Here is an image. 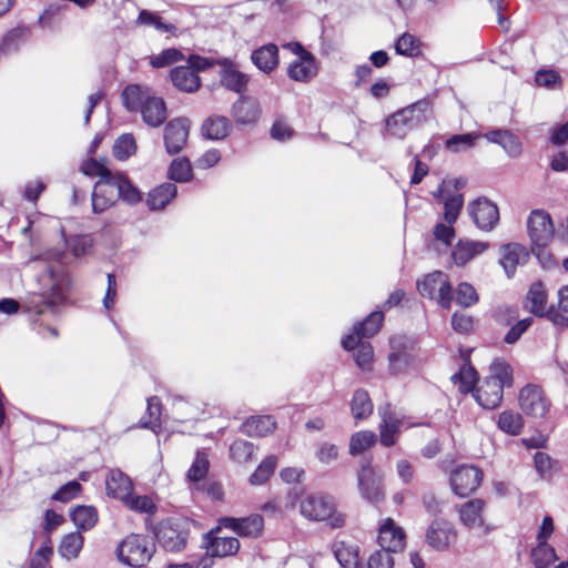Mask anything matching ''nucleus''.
Listing matches in <instances>:
<instances>
[{
  "mask_svg": "<svg viewBox=\"0 0 568 568\" xmlns=\"http://www.w3.org/2000/svg\"><path fill=\"white\" fill-rule=\"evenodd\" d=\"M40 293L33 295L28 303V310L37 315L47 310L54 312L65 298L69 277L60 264L50 266L39 276Z\"/></svg>",
  "mask_w": 568,
  "mask_h": 568,
  "instance_id": "1",
  "label": "nucleus"
},
{
  "mask_svg": "<svg viewBox=\"0 0 568 568\" xmlns=\"http://www.w3.org/2000/svg\"><path fill=\"white\" fill-rule=\"evenodd\" d=\"M123 104L126 110L140 111L143 121L152 128L164 123L168 116L166 105L161 97H158L148 87L130 84L122 92Z\"/></svg>",
  "mask_w": 568,
  "mask_h": 568,
  "instance_id": "2",
  "label": "nucleus"
},
{
  "mask_svg": "<svg viewBox=\"0 0 568 568\" xmlns=\"http://www.w3.org/2000/svg\"><path fill=\"white\" fill-rule=\"evenodd\" d=\"M300 513L308 520H327L332 528H341L346 521L345 515L336 510L334 499L320 493L304 496L300 501Z\"/></svg>",
  "mask_w": 568,
  "mask_h": 568,
  "instance_id": "3",
  "label": "nucleus"
},
{
  "mask_svg": "<svg viewBox=\"0 0 568 568\" xmlns=\"http://www.w3.org/2000/svg\"><path fill=\"white\" fill-rule=\"evenodd\" d=\"M429 110L428 102L419 101L397 111L386 120V134L404 139L412 130L427 120Z\"/></svg>",
  "mask_w": 568,
  "mask_h": 568,
  "instance_id": "4",
  "label": "nucleus"
},
{
  "mask_svg": "<svg viewBox=\"0 0 568 568\" xmlns=\"http://www.w3.org/2000/svg\"><path fill=\"white\" fill-rule=\"evenodd\" d=\"M214 63L196 54L190 55L185 65L173 68L170 71V79L173 85L180 91L193 93L201 87L199 72L212 67Z\"/></svg>",
  "mask_w": 568,
  "mask_h": 568,
  "instance_id": "5",
  "label": "nucleus"
},
{
  "mask_svg": "<svg viewBox=\"0 0 568 568\" xmlns=\"http://www.w3.org/2000/svg\"><path fill=\"white\" fill-rule=\"evenodd\" d=\"M417 290L424 297L437 301L445 310H449L453 303V287L449 277L442 271H435L417 281Z\"/></svg>",
  "mask_w": 568,
  "mask_h": 568,
  "instance_id": "6",
  "label": "nucleus"
},
{
  "mask_svg": "<svg viewBox=\"0 0 568 568\" xmlns=\"http://www.w3.org/2000/svg\"><path fill=\"white\" fill-rule=\"evenodd\" d=\"M152 545L141 535L128 536L118 547V558L130 567H141L152 557Z\"/></svg>",
  "mask_w": 568,
  "mask_h": 568,
  "instance_id": "7",
  "label": "nucleus"
},
{
  "mask_svg": "<svg viewBox=\"0 0 568 568\" xmlns=\"http://www.w3.org/2000/svg\"><path fill=\"white\" fill-rule=\"evenodd\" d=\"M292 51L297 59L290 63L287 68L288 77L297 82L311 81L318 71L317 62L313 53L307 51L298 42H290L284 45Z\"/></svg>",
  "mask_w": 568,
  "mask_h": 568,
  "instance_id": "8",
  "label": "nucleus"
},
{
  "mask_svg": "<svg viewBox=\"0 0 568 568\" xmlns=\"http://www.w3.org/2000/svg\"><path fill=\"white\" fill-rule=\"evenodd\" d=\"M518 405L525 415L532 418H545L550 410L551 402L541 386L527 384L519 390Z\"/></svg>",
  "mask_w": 568,
  "mask_h": 568,
  "instance_id": "9",
  "label": "nucleus"
},
{
  "mask_svg": "<svg viewBox=\"0 0 568 568\" xmlns=\"http://www.w3.org/2000/svg\"><path fill=\"white\" fill-rule=\"evenodd\" d=\"M155 537L166 551H180L187 541V524L181 519L163 520L155 530Z\"/></svg>",
  "mask_w": 568,
  "mask_h": 568,
  "instance_id": "10",
  "label": "nucleus"
},
{
  "mask_svg": "<svg viewBox=\"0 0 568 568\" xmlns=\"http://www.w3.org/2000/svg\"><path fill=\"white\" fill-rule=\"evenodd\" d=\"M528 233L534 245V250L538 257L542 250L550 243L554 237V225L550 215L542 210H534L527 222Z\"/></svg>",
  "mask_w": 568,
  "mask_h": 568,
  "instance_id": "11",
  "label": "nucleus"
},
{
  "mask_svg": "<svg viewBox=\"0 0 568 568\" xmlns=\"http://www.w3.org/2000/svg\"><path fill=\"white\" fill-rule=\"evenodd\" d=\"M358 489L362 497L371 504H378L384 499L383 475L365 462L357 474Z\"/></svg>",
  "mask_w": 568,
  "mask_h": 568,
  "instance_id": "12",
  "label": "nucleus"
},
{
  "mask_svg": "<svg viewBox=\"0 0 568 568\" xmlns=\"http://www.w3.org/2000/svg\"><path fill=\"white\" fill-rule=\"evenodd\" d=\"M483 480V473L473 465H460L450 474V486L459 497H466L474 493Z\"/></svg>",
  "mask_w": 568,
  "mask_h": 568,
  "instance_id": "13",
  "label": "nucleus"
},
{
  "mask_svg": "<svg viewBox=\"0 0 568 568\" xmlns=\"http://www.w3.org/2000/svg\"><path fill=\"white\" fill-rule=\"evenodd\" d=\"M475 225L481 231H491L499 222V211L497 205L487 197H478L467 206Z\"/></svg>",
  "mask_w": 568,
  "mask_h": 568,
  "instance_id": "14",
  "label": "nucleus"
},
{
  "mask_svg": "<svg viewBox=\"0 0 568 568\" xmlns=\"http://www.w3.org/2000/svg\"><path fill=\"white\" fill-rule=\"evenodd\" d=\"M457 540L454 526L443 519L434 520L426 531V542L437 551L447 550Z\"/></svg>",
  "mask_w": 568,
  "mask_h": 568,
  "instance_id": "15",
  "label": "nucleus"
},
{
  "mask_svg": "<svg viewBox=\"0 0 568 568\" xmlns=\"http://www.w3.org/2000/svg\"><path fill=\"white\" fill-rule=\"evenodd\" d=\"M220 65V83L223 88L235 93H243L247 89L248 75L239 70L236 63L227 58L216 61Z\"/></svg>",
  "mask_w": 568,
  "mask_h": 568,
  "instance_id": "16",
  "label": "nucleus"
},
{
  "mask_svg": "<svg viewBox=\"0 0 568 568\" xmlns=\"http://www.w3.org/2000/svg\"><path fill=\"white\" fill-rule=\"evenodd\" d=\"M190 122L185 118L173 119L164 128V145L169 154L180 153L186 144Z\"/></svg>",
  "mask_w": 568,
  "mask_h": 568,
  "instance_id": "17",
  "label": "nucleus"
},
{
  "mask_svg": "<svg viewBox=\"0 0 568 568\" xmlns=\"http://www.w3.org/2000/svg\"><path fill=\"white\" fill-rule=\"evenodd\" d=\"M262 114L257 99L241 95L232 105L231 115L237 125L250 126L257 123Z\"/></svg>",
  "mask_w": 568,
  "mask_h": 568,
  "instance_id": "18",
  "label": "nucleus"
},
{
  "mask_svg": "<svg viewBox=\"0 0 568 568\" xmlns=\"http://www.w3.org/2000/svg\"><path fill=\"white\" fill-rule=\"evenodd\" d=\"M219 524L241 537L256 538L263 531L264 519L261 515L254 514L244 518L223 517L219 519Z\"/></svg>",
  "mask_w": 568,
  "mask_h": 568,
  "instance_id": "19",
  "label": "nucleus"
},
{
  "mask_svg": "<svg viewBox=\"0 0 568 568\" xmlns=\"http://www.w3.org/2000/svg\"><path fill=\"white\" fill-rule=\"evenodd\" d=\"M113 176L109 179H99L92 192V211L95 214L103 213L118 201Z\"/></svg>",
  "mask_w": 568,
  "mask_h": 568,
  "instance_id": "20",
  "label": "nucleus"
},
{
  "mask_svg": "<svg viewBox=\"0 0 568 568\" xmlns=\"http://www.w3.org/2000/svg\"><path fill=\"white\" fill-rule=\"evenodd\" d=\"M219 527L214 530L209 531L204 536V545L206 548V555L210 557H226L236 554L240 549V542L235 537H220L217 532Z\"/></svg>",
  "mask_w": 568,
  "mask_h": 568,
  "instance_id": "21",
  "label": "nucleus"
},
{
  "mask_svg": "<svg viewBox=\"0 0 568 568\" xmlns=\"http://www.w3.org/2000/svg\"><path fill=\"white\" fill-rule=\"evenodd\" d=\"M378 545L381 550H386L390 554L402 549L405 540L404 530L396 526L394 520L387 518L378 530Z\"/></svg>",
  "mask_w": 568,
  "mask_h": 568,
  "instance_id": "22",
  "label": "nucleus"
},
{
  "mask_svg": "<svg viewBox=\"0 0 568 568\" xmlns=\"http://www.w3.org/2000/svg\"><path fill=\"white\" fill-rule=\"evenodd\" d=\"M232 130V122L224 115L213 114L206 118L201 125V134L206 140H224Z\"/></svg>",
  "mask_w": 568,
  "mask_h": 568,
  "instance_id": "23",
  "label": "nucleus"
},
{
  "mask_svg": "<svg viewBox=\"0 0 568 568\" xmlns=\"http://www.w3.org/2000/svg\"><path fill=\"white\" fill-rule=\"evenodd\" d=\"M488 243L481 241L459 240L452 251V258L458 266H464L476 256L484 253Z\"/></svg>",
  "mask_w": 568,
  "mask_h": 568,
  "instance_id": "24",
  "label": "nucleus"
},
{
  "mask_svg": "<svg viewBox=\"0 0 568 568\" xmlns=\"http://www.w3.org/2000/svg\"><path fill=\"white\" fill-rule=\"evenodd\" d=\"M527 260L528 253L520 244L509 243L500 247V264L508 277L513 276L517 266L525 264Z\"/></svg>",
  "mask_w": 568,
  "mask_h": 568,
  "instance_id": "25",
  "label": "nucleus"
},
{
  "mask_svg": "<svg viewBox=\"0 0 568 568\" xmlns=\"http://www.w3.org/2000/svg\"><path fill=\"white\" fill-rule=\"evenodd\" d=\"M252 63L262 72L270 74L280 62L278 48L274 43L264 44L251 54Z\"/></svg>",
  "mask_w": 568,
  "mask_h": 568,
  "instance_id": "26",
  "label": "nucleus"
},
{
  "mask_svg": "<svg viewBox=\"0 0 568 568\" xmlns=\"http://www.w3.org/2000/svg\"><path fill=\"white\" fill-rule=\"evenodd\" d=\"M504 388L494 381L486 378L484 383L475 389L474 397L476 402L486 409H494L503 400Z\"/></svg>",
  "mask_w": 568,
  "mask_h": 568,
  "instance_id": "27",
  "label": "nucleus"
},
{
  "mask_svg": "<svg viewBox=\"0 0 568 568\" xmlns=\"http://www.w3.org/2000/svg\"><path fill=\"white\" fill-rule=\"evenodd\" d=\"M342 345L347 351L354 352L356 364L362 369H368L373 361L374 351L368 342L356 338L355 335H347L342 339Z\"/></svg>",
  "mask_w": 568,
  "mask_h": 568,
  "instance_id": "28",
  "label": "nucleus"
},
{
  "mask_svg": "<svg viewBox=\"0 0 568 568\" xmlns=\"http://www.w3.org/2000/svg\"><path fill=\"white\" fill-rule=\"evenodd\" d=\"M105 489L109 496L123 501L131 493L132 483L124 473L113 469L109 471L105 478Z\"/></svg>",
  "mask_w": 568,
  "mask_h": 568,
  "instance_id": "29",
  "label": "nucleus"
},
{
  "mask_svg": "<svg viewBox=\"0 0 568 568\" xmlns=\"http://www.w3.org/2000/svg\"><path fill=\"white\" fill-rule=\"evenodd\" d=\"M178 194V187L171 182L162 183L148 193L146 204L151 211L163 210Z\"/></svg>",
  "mask_w": 568,
  "mask_h": 568,
  "instance_id": "30",
  "label": "nucleus"
},
{
  "mask_svg": "<svg viewBox=\"0 0 568 568\" xmlns=\"http://www.w3.org/2000/svg\"><path fill=\"white\" fill-rule=\"evenodd\" d=\"M275 420L268 416H251L241 426V432L250 437H264L273 433Z\"/></svg>",
  "mask_w": 568,
  "mask_h": 568,
  "instance_id": "31",
  "label": "nucleus"
},
{
  "mask_svg": "<svg viewBox=\"0 0 568 568\" xmlns=\"http://www.w3.org/2000/svg\"><path fill=\"white\" fill-rule=\"evenodd\" d=\"M485 138L489 142L500 145L511 158H517L521 153V143L517 136L508 130H493L486 133Z\"/></svg>",
  "mask_w": 568,
  "mask_h": 568,
  "instance_id": "32",
  "label": "nucleus"
},
{
  "mask_svg": "<svg viewBox=\"0 0 568 568\" xmlns=\"http://www.w3.org/2000/svg\"><path fill=\"white\" fill-rule=\"evenodd\" d=\"M547 292L541 282L530 285L526 296L525 307L536 316H544L547 312Z\"/></svg>",
  "mask_w": 568,
  "mask_h": 568,
  "instance_id": "33",
  "label": "nucleus"
},
{
  "mask_svg": "<svg viewBox=\"0 0 568 568\" xmlns=\"http://www.w3.org/2000/svg\"><path fill=\"white\" fill-rule=\"evenodd\" d=\"M485 503L481 499H471L459 509V518L468 528H478L484 525L483 510Z\"/></svg>",
  "mask_w": 568,
  "mask_h": 568,
  "instance_id": "34",
  "label": "nucleus"
},
{
  "mask_svg": "<svg viewBox=\"0 0 568 568\" xmlns=\"http://www.w3.org/2000/svg\"><path fill=\"white\" fill-rule=\"evenodd\" d=\"M118 200L121 199L126 204L133 205L142 200L141 192L134 186L126 175L114 173L113 175Z\"/></svg>",
  "mask_w": 568,
  "mask_h": 568,
  "instance_id": "35",
  "label": "nucleus"
},
{
  "mask_svg": "<svg viewBox=\"0 0 568 568\" xmlns=\"http://www.w3.org/2000/svg\"><path fill=\"white\" fill-rule=\"evenodd\" d=\"M496 382L503 388L511 387L514 384L513 368L501 358H496L489 366V375L486 377Z\"/></svg>",
  "mask_w": 568,
  "mask_h": 568,
  "instance_id": "36",
  "label": "nucleus"
},
{
  "mask_svg": "<svg viewBox=\"0 0 568 568\" xmlns=\"http://www.w3.org/2000/svg\"><path fill=\"white\" fill-rule=\"evenodd\" d=\"M84 538L78 532L73 531L65 535L58 548V551L62 558L65 560L77 559L83 548Z\"/></svg>",
  "mask_w": 568,
  "mask_h": 568,
  "instance_id": "37",
  "label": "nucleus"
},
{
  "mask_svg": "<svg viewBox=\"0 0 568 568\" xmlns=\"http://www.w3.org/2000/svg\"><path fill=\"white\" fill-rule=\"evenodd\" d=\"M439 197L444 204V220L448 224H455L458 220L464 205V197L460 193L445 195L444 190L439 189Z\"/></svg>",
  "mask_w": 568,
  "mask_h": 568,
  "instance_id": "38",
  "label": "nucleus"
},
{
  "mask_svg": "<svg viewBox=\"0 0 568 568\" xmlns=\"http://www.w3.org/2000/svg\"><path fill=\"white\" fill-rule=\"evenodd\" d=\"M351 410L355 419L367 418L373 413V403L367 390L359 388L354 392Z\"/></svg>",
  "mask_w": 568,
  "mask_h": 568,
  "instance_id": "39",
  "label": "nucleus"
},
{
  "mask_svg": "<svg viewBox=\"0 0 568 568\" xmlns=\"http://www.w3.org/2000/svg\"><path fill=\"white\" fill-rule=\"evenodd\" d=\"M384 320L382 312H372L362 323L354 326V333L356 338H369L374 336L381 328Z\"/></svg>",
  "mask_w": 568,
  "mask_h": 568,
  "instance_id": "40",
  "label": "nucleus"
},
{
  "mask_svg": "<svg viewBox=\"0 0 568 568\" xmlns=\"http://www.w3.org/2000/svg\"><path fill=\"white\" fill-rule=\"evenodd\" d=\"M70 516L73 524L84 531L92 529L98 523V511L92 506H78Z\"/></svg>",
  "mask_w": 568,
  "mask_h": 568,
  "instance_id": "41",
  "label": "nucleus"
},
{
  "mask_svg": "<svg viewBox=\"0 0 568 568\" xmlns=\"http://www.w3.org/2000/svg\"><path fill=\"white\" fill-rule=\"evenodd\" d=\"M479 300L476 288L467 282H462L453 290V301L462 307H470Z\"/></svg>",
  "mask_w": 568,
  "mask_h": 568,
  "instance_id": "42",
  "label": "nucleus"
},
{
  "mask_svg": "<svg viewBox=\"0 0 568 568\" xmlns=\"http://www.w3.org/2000/svg\"><path fill=\"white\" fill-rule=\"evenodd\" d=\"M498 427L506 434L518 435L524 427V419L519 413L505 410L498 417Z\"/></svg>",
  "mask_w": 568,
  "mask_h": 568,
  "instance_id": "43",
  "label": "nucleus"
},
{
  "mask_svg": "<svg viewBox=\"0 0 568 568\" xmlns=\"http://www.w3.org/2000/svg\"><path fill=\"white\" fill-rule=\"evenodd\" d=\"M478 138L476 133L455 134L446 140L445 148L452 153H463L473 149Z\"/></svg>",
  "mask_w": 568,
  "mask_h": 568,
  "instance_id": "44",
  "label": "nucleus"
},
{
  "mask_svg": "<svg viewBox=\"0 0 568 568\" xmlns=\"http://www.w3.org/2000/svg\"><path fill=\"white\" fill-rule=\"evenodd\" d=\"M477 379V372L470 366H463L458 373L452 376V382L458 385L462 393L473 392Z\"/></svg>",
  "mask_w": 568,
  "mask_h": 568,
  "instance_id": "45",
  "label": "nucleus"
},
{
  "mask_svg": "<svg viewBox=\"0 0 568 568\" xmlns=\"http://www.w3.org/2000/svg\"><path fill=\"white\" fill-rule=\"evenodd\" d=\"M334 554L342 567L357 568L359 557L357 550L354 547L347 546L344 542H339L335 545Z\"/></svg>",
  "mask_w": 568,
  "mask_h": 568,
  "instance_id": "46",
  "label": "nucleus"
},
{
  "mask_svg": "<svg viewBox=\"0 0 568 568\" xmlns=\"http://www.w3.org/2000/svg\"><path fill=\"white\" fill-rule=\"evenodd\" d=\"M376 442V435L371 430H362L355 433L351 437L349 442V454L356 456L371 446H373Z\"/></svg>",
  "mask_w": 568,
  "mask_h": 568,
  "instance_id": "47",
  "label": "nucleus"
},
{
  "mask_svg": "<svg viewBox=\"0 0 568 568\" xmlns=\"http://www.w3.org/2000/svg\"><path fill=\"white\" fill-rule=\"evenodd\" d=\"M277 465V459L274 455L266 457L255 469L250 477L252 485H262L268 480Z\"/></svg>",
  "mask_w": 568,
  "mask_h": 568,
  "instance_id": "48",
  "label": "nucleus"
},
{
  "mask_svg": "<svg viewBox=\"0 0 568 568\" xmlns=\"http://www.w3.org/2000/svg\"><path fill=\"white\" fill-rule=\"evenodd\" d=\"M531 557L536 568H548L556 559V551L547 542H538L532 549Z\"/></svg>",
  "mask_w": 568,
  "mask_h": 568,
  "instance_id": "49",
  "label": "nucleus"
},
{
  "mask_svg": "<svg viewBox=\"0 0 568 568\" xmlns=\"http://www.w3.org/2000/svg\"><path fill=\"white\" fill-rule=\"evenodd\" d=\"M395 50L397 54L406 57H416L419 54V40L408 33H403L395 43Z\"/></svg>",
  "mask_w": 568,
  "mask_h": 568,
  "instance_id": "50",
  "label": "nucleus"
},
{
  "mask_svg": "<svg viewBox=\"0 0 568 568\" xmlns=\"http://www.w3.org/2000/svg\"><path fill=\"white\" fill-rule=\"evenodd\" d=\"M136 150L135 140L132 134H122L115 140L113 155L118 160L129 159Z\"/></svg>",
  "mask_w": 568,
  "mask_h": 568,
  "instance_id": "51",
  "label": "nucleus"
},
{
  "mask_svg": "<svg viewBox=\"0 0 568 568\" xmlns=\"http://www.w3.org/2000/svg\"><path fill=\"white\" fill-rule=\"evenodd\" d=\"M253 453L254 445L243 439H237L230 446V457L239 464L250 462Z\"/></svg>",
  "mask_w": 568,
  "mask_h": 568,
  "instance_id": "52",
  "label": "nucleus"
},
{
  "mask_svg": "<svg viewBox=\"0 0 568 568\" xmlns=\"http://www.w3.org/2000/svg\"><path fill=\"white\" fill-rule=\"evenodd\" d=\"M169 178L175 182H187L192 178V168L187 159H175L170 165Z\"/></svg>",
  "mask_w": 568,
  "mask_h": 568,
  "instance_id": "53",
  "label": "nucleus"
},
{
  "mask_svg": "<svg viewBox=\"0 0 568 568\" xmlns=\"http://www.w3.org/2000/svg\"><path fill=\"white\" fill-rule=\"evenodd\" d=\"M146 415L149 416V420L143 418L140 422V427L156 432V428L160 426L159 422L161 417V402L158 397L154 396L148 399Z\"/></svg>",
  "mask_w": 568,
  "mask_h": 568,
  "instance_id": "54",
  "label": "nucleus"
},
{
  "mask_svg": "<svg viewBox=\"0 0 568 568\" xmlns=\"http://www.w3.org/2000/svg\"><path fill=\"white\" fill-rule=\"evenodd\" d=\"M183 60V53L174 48L165 49L156 55L150 57V64L155 68H164Z\"/></svg>",
  "mask_w": 568,
  "mask_h": 568,
  "instance_id": "55",
  "label": "nucleus"
},
{
  "mask_svg": "<svg viewBox=\"0 0 568 568\" xmlns=\"http://www.w3.org/2000/svg\"><path fill=\"white\" fill-rule=\"evenodd\" d=\"M209 465L210 463L206 454L197 452L195 459L187 471V479L191 481H200L203 479L207 474Z\"/></svg>",
  "mask_w": 568,
  "mask_h": 568,
  "instance_id": "56",
  "label": "nucleus"
},
{
  "mask_svg": "<svg viewBox=\"0 0 568 568\" xmlns=\"http://www.w3.org/2000/svg\"><path fill=\"white\" fill-rule=\"evenodd\" d=\"M138 22L140 24H145L153 27L160 32H169L172 33L175 30V27L173 24L165 23L161 20L159 16H156L153 12H150L148 10H141Z\"/></svg>",
  "mask_w": 568,
  "mask_h": 568,
  "instance_id": "57",
  "label": "nucleus"
},
{
  "mask_svg": "<svg viewBox=\"0 0 568 568\" xmlns=\"http://www.w3.org/2000/svg\"><path fill=\"white\" fill-rule=\"evenodd\" d=\"M123 503L132 510L139 513L152 514L155 510V505L149 496L129 495Z\"/></svg>",
  "mask_w": 568,
  "mask_h": 568,
  "instance_id": "58",
  "label": "nucleus"
},
{
  "mask_svg": "<svg viewBox=\"0 0 568 568\" xmlns=\"http://www.w3.org/2000/svg\"><path fill=\"white\" fill-rule=\"evenodd\" d=\"M378 414L382 419V424L385 427H393L400 429L404 420V415L396 412L389 404L378 407Z\"/></svg>",
  "mask_w": 568,
  "mask_h": 568,
  "instance_id": "59",
  "label": "nucleus"
},
{
  "mask_svg": "<svg viewBox=\"0 0 568 568\" xmlns=\"http://www.w3.org/2000/svg\"><path fill=\"white\" fill-rule=\"evenodd\" d=\"M71 253L79 257L84 255L92 246V239L89 235H74L65 240Z\"/></svg>",
  "mask_w": 568,
  "mask_h": 568,
  "instance_id": "60",
  "label": "nucleus"
},
{
  "mask_svg": "<svg viewBox=\"0 0 568 568\" xmlns=\"http://www.w3.org/2000/svg\"><path fill=\"white\" fill-rule=\"evenodd\" d=\"M81 171L88 176H99V179H109L114 175L104 164L94 159L85 161L81 166Z\"/></svg>",
  "mask_w": 568,
  "mask_h": 568,
  "instance_id": "61",
  "label": "nucleus"
},
{
  "mask_svg": "<svg viewBox=\"0 0 568 568\" xmlns=\"http://www.w3.org/2000/svg\"><path fill=\"white\" fill-rule=\"evenodd\" d=\"M535 468L542 479H549L552 475L554 460L546 453L538 452L534 457Z\"/></svg>",
  "mask_w": 568,
  "mask_h": 568,
  "instance_id": "62",
  "label": "nucleus"
},
{
  "mask_svg": "<svg viewBox=\"0 0 568 568\" xmlns=\"http://www.w3.org/2000/svg\"><path fill=\"white\" fill-rule=\"evenodd\" d=\"M395 564L394 557L386 550H377L372 554L367 561L368 568H393Z\"/></svg>",
  "mask_w": 568,
  "mask_h": 568,
  "instance_id": "63",
  "label": "nucleus"
},
{
  "mask_svg": "<svg viewBox=\"0 0 568 568\" xmlns=\"http://www.w3.org/2000/svg\"><path fill=\"white\" fill-rule=\"evenodd\" d=\"M53 554L52 547L48 544L41 546L32 556L30 568H49V561Z\"/></svg>",
  "mask_w": 568,
  "mask_h": 568,
  "instance_id": "64",
  "label": "nucleus"
}]
</instances>
